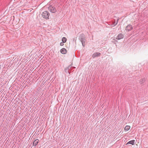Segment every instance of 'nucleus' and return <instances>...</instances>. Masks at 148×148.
Masks as SVG:
<instances>
[{"label": "nucleus", "instance_id": "f8f14e48", "mask_svg": "<svg viewBox=\"0 0 148 148\" xmlns=\"http://www.w3.org/2000/svg\"><path fill=\"white\" fill-rule=\"evenodd\" d=\"M62 40L63 42H66V38L65 37H63L62 39Z\"/></svg>", "mask_w": 148, "mask_h": 148}, {"label": "nucleus", "instance_id": "39448f33", "mask_svg": "<svg viewBox=\"0 0 148 148\" xmlns=\"http://www.w3.org/2000/svg\"><path fill=\"white\" fill-rule=\"evenodd\" d=\"M133 29V27L130 24L128 25L126 27L125 30L128 32L131 30Z\"/></svg>", "mask_w": 148, "mask_h": 148}, {"label": "nucleus", "instance_id": "1a4fd4ad", "mask_svg": "<svg viewBox=\"0 0 148 148\" xmlns=\"http://www.w3.org/2000/svg\"><path fill=\"white\" fill-rule=\"evenodd\" d=\"M135 140H132L129 141L126 144L127 145L128 144H131L132 145H134V144Z\"/></svg>", "mask_w": 148, "mask_h": 148}, {"label": "nucleus", "instance_id": "4468645a", "mask_svg": "<svg viewBox=\"0 0 148 148\" xmlns=\"http://www.w3.org/2000/svg\"><path fill=\"white\" fill-rule=\"evenodd\" d=\"M64 42H60V45L61 46H63L64 45Z\"/></svg>", "mask_w": 148, "mask_h": 148}, {"label": "nucleus", "instance_id": "ddd939ff", "mask_svg": "<svg viewBox=\"0 0 148 148\" xmlns=\"http://www.w3.org/2000/svg\"><path fill=\"white\" fill-rule=\"evenodd\" d=\"M141 80L142 81H140L141 84L144 82L146 80V79L145 78H143V79H142Z\"/></svg>", "mask_w": 148, "mask_h": 148}, {"label": "nucleus", "instance_id": "0eeeda50", "mask_svg": "<svg viewBox=\"0 0 148 148\" xmlns=\"http://www.w3.org/2000/svg\"><path fill=\"white\" fill-rule=\"evenodd\" d=\"M124 37L123 34L121 33L119 34L116 38V39L119 40L123 38Z\"/></svg>", "mask_w": 148, "mask_h": 148}, {"label": "nucleus", "instance_id": "6e6552de", "mask_svg": "<svg viewBox=\"0 0 148 148\" xmlns=\"http://www.w3.org/2000/svg\"><path fill=\"white\" fill-rule=\"evenodd\" d=\"M60 52L63 54H65L66 53V50L64 48H62L60 50Z\"/></svg>", "mask_w": 148, "mask_h": 148}, {"label": "nucleus", "instance_id": "2eb2a0df", "mask_svg": "<svg viewBox=\"0 0 148 148\" xmlns=\"http://www.w3.org/2000/svg\"><path fill=\"white\" fill-rule=\"evenodd\" d=\"M119 19H117V22L116 23V24H114V25H116L117 23L118 22V21H119Z\"/></svg>", "mask_w": 148, "mask_h": 148}, {"label": "nucleus", "instance_id": "f3484780", "mask_svg": "<svg viewBox=\"0 0 148 148\" xmlns=\"http://www.w3.org/2000/svg\"><path fill=\"white\" fill-rule=\"evenodd\" d=\"M114 24H115V22H114V23H113V25H113V26H115V25H114Z\"/></svg>", "mask_w": 148, "mask_h": 148}, {"label": "nucleus", "instance_id": "f03ea898", "mask_svg": "<svg viewBox=\"0 0 148 148\" xmlns=\"http://www.w3.org/2000/svg\"><path fill=\"white\" fill-rule=\"evenodd\" d=\"M50 15V13L47 11H45L42 13V16L43 18L48 19H49Z\"/></svg>", "mask_w": 148, "mask_h": 148}, {"label": "nucleus", "instance_id": "dca6fc26", "mask_svg": "<svg viewBox=\"0 0 148 148\" xmlns=\"http://www.w3.org/2000/svg\"><path fill=\"white\" fill-rule=\"evenodd\" d=\"M75 67H73H73L71 68V70H70L71 71H71H72V70L73 69H74V68H75Z\"/></svg>", "mask_w": 148, "mask_h": 148}, {"label": "nucleus", "instance_id": "20e7f679", "mask_svg": "<svg viewBox=\"0 0 148 148\" xmlns=\"http://www.w3.org/2000/svg\"><path fill=\"white\" fill-rule=\"evenodd\" d=\"M49 10L51 12L53 13H55L56 11L55 8L54 7L52 6H50L49 7Z\"/></svg>", "mask_w": 148, "mask_h": 148}, {"label": "nucleus", "instance_id": "9b49d317", "mask_svg": "<svg viewBox=\"0 0 148 148\" xmlns=\"http://www.w3.org/2000/svg\"><path fill=\"white\" fill-rule=\"evenodd\" d=\"M130 126L126 125L124 128V130L125 131H127L129 130L130 129Z\"/></svg>", "mask_w": 148, "mask_h": 148}, {"label": "nucleus", "instance_id": "423d86ee", "mask_svg": "<svg viewBox=\"0 0 148 148\" xmlns=\"http://www.w3.org/2000/svg\"><path fill=\"white\" fill-rule=\"evenodd\" d=\"M101 55V53L99 52H95L92 55V57L94 58L96 57H98L100 56Z\"/></svg>", "mask_w": 148, "mask_h": 148}, {"label": "nucleus", "instance_id": "f257e3e1", "mask_svg": "<svg viewBox=\"0 0 148 148\" xmlns=\"http://www.w3.org/2000/svg\"><path fill=\"white\" fill-rule=\"evenodd\" d=\"M79 40L81 42L83 47H84L85 45V42L86 41V37L83 34H81L79 36Z\"/></svg>", "mask_w": 148, "mask_h": 148}, {"label": "nucleus", "instance_id": "9d476101", "mask_svg": "<svg viewBox=\"0 0 148 148\" xmlns=\"http://www.w3.org/2000/svg\"><path fill=\"white\" fill-rule=\"evenodd\" d=\"M38 141L39 140L38 139H36V140H35L33 143V145H34V146H36L38 143Z\"/></svg>", "mask_w": 148, "mask_h": 148}, {"label": "nucleus", "instance_id": "7ed1b4c3", "mask_svg": "<svg viewBox=\"0 0 148 148\" xmlns=\"http://www.w3.org/2000/svg\"><path fill=\"white\" fill-rule=\"evenodd\" d=\"M73 67V66H71V65H70L68 67L65 69V72L67 73H69V74H70L71 73V69Z\"/></svg>", "mask_w": 148, "mask_h": 148}]
</instances>
